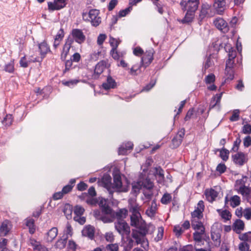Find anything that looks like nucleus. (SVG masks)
Listing matches in <instances>:
<instances>
[{"mask_svg": "<svg viewBox=\"0 0 251 251\" xmlns=\"http://www.w3.org/2000/svg\"><path fill=\"white\" fill-rule=\"evenodd\" d=\"M114 182L111 183V177L110 176H106L102 179L104 186L105 187L112 197V194L114 191L118 192H126L128 190L127 186L122 185L121 176L119 174H115L113 176Z\"/></svg>", "mask_w": 251, "mask_h": 251, "instance_id": "nucleus-1", "label": "nucleus"}, {"mask_svg": "<svg viewBox=\"0 0 251 251\" xmlns=\"http://www.w3.org/2000/svg\"><path fill=\"white\" fill-rule=\"evenodd\" d=\"M148 229L142 227L139 230H132L131 237L135 240L136 245H140L141 248H135L132 251H148L149 242L146 238Z\"/></svg>", "mask_w": 251, "mask_h": 251, "instance_id": "nucleus-2", "label": "nucleus"}, {"mask_svg": "<svg viewBox=\"0 0 251 251\" xmlns=\"http://www.w3.org/2000/svg\"><path fill=\"white\" fill-rule=\"evenodd\" d=\"M99 14L98 10L91 9L88 13H83L82 18L85 21L90 22L93 26H97L101 23V18Z\"/></svg>", "mask_w": 251, "mask_h": 251, "instance_id": "nucleus-3", "label": "nucleus"}, {"mask_svg": "<svg viewBox=\"0 0 251 251\" xmlns=\"http://www.w3.org/2000/svg\"><path fill=\"white\" fill-rule=\"evenodd\" d=\"M200 3V0H182L180 5L183 11L195 13Z\"/></svg>", "mask_w": 251, "mask_h": 251, "instance_id": "nucleus-4", "label": "nucleus"}, {"mask_svg": "<svg viewBox=\"0 0 251 251\" xmlns=\"http://www.w3.org/2000/svg\"><path fill=\"white\" fill-rule=\"evenodd\" d=\"M235 189L244 197H249L251 193V189L245 185V182L242 179L236 180Z\"/></svg>", "mask_w": 251, "mask_h": 251, "instance_id": "nucleus-5", "label": "nucleus"}, {"mask_svg": "<svg viewBox=\"0 0 251 251\" xmlns=\"http://www.w3.org/2000/svg\"><path fill=\"white\" fill-rule=\"evenodd\" d=\"M204 209L203 201H199L196 209L191 213V221L201 220L203 218L202 212Z\"/></svg>", "mask_w": 251, "mask_h": 251, "instance_id": "nucleus-6", "label": "nucleus"}, {"mask_svg": "<svg viewBox=\"0 0 251 251\" xmlns=\"http://www.w3.org/2000/svg\"><path fill=\"white\" fill-rule=\"evenodd\" d=\"M67 1L68 0H53V1L48 2V9L50 11L59 10L66 7Z\"/></svg>", "mask_w": 251, "mask_h": 251, "instance_id": "nucleus-7", "label": "nucleus"}, {"mask_svg": "<svg viewBox=\"0 0 251 251\" xmlns=\"http://www.w3.org/2000/svg\"><path fill=\"white\" fill-rule=\"evenodd\" d=\"M233 162L240 166H243L248 160V155L242 152H238L232 156Z\"/></svg>", "mask_w": 251, "mask_h": 251, "instance_id": "nucleus-8", "label": "nucleus"}, {"mask_svg": "<svg viewBox=\"0 0 251 251\" xmlns=\"http://www.w3.org/2000/svg\"><path fill=\"white\" fill-rule=\"evenodd\" d=\"M130 221L131 226L137 228L136 230H139L142 227H146L147 228L146 225L143 224L142 219L140 214H131L130 216Z\"/></svg>", "mask_w": 251, "mask_h": 251, "instance_id": "nucleus-9", "label": "nucleus"}, {"mask_svg": "<svg viewBox=\"0 0 251 251\" xmlns=\"http://www.w3.org/2000/svg\"><path fill=\"white\" fill-rule=\"evenodd\" d=\"M115 225L116 229L120 234H124L129 232V227L124 220H117Z\"/></svg>", "mask_w": 251, "mask_h": 251, "instance_id": "nucleus-10", "label": "nucleus"}, {"mask_svg": "<svg viewBox=\"0 0 251 251\" xmlns=\"http://www.w3.org/2000/svg\"><path fill=\"white\" fill-rule=\"evenodd\" d=\"M218 225H213L211 227V236L212 240L216 242V244L219 246L221 243V235L222 230L217 227Z\"/></svg>", "mask_w": 251, "mask_h": 251, "instance_id": "nucleus-11", "label": "nucleus"}, {"mask_svg": "<svg viewBox=\"0 0 251 251\" xmlns=\"http://www.w3.org/2000/svg\"><path fill=\"white\" fill-rule=\"evenodd\" d=\"M71 34L75 41L79 44L83 43L85 40V36L81 29L77 28L73 29L72 31Z\"/></svg>", "mask_w": 251, "mask_h": 251, "instance_id": "nucleus-12", "label": "nucleus"}, {"mask_svg": "<svg viewBox=\"0 0 251 251\" xmlns=\"http://www.w3.org/2000/svg\"><path fill=\"white\" fill-rule=\"evenodd\" d=\"M153 50L151 49L146 51L143 57L142 58L141 62L145 67H147L152 62L153 59Z\"/></svg>", "mask_w": 251, "mask_h": 251, "instance_id": "nucleus-13", "label": "nucleus"}, {"mask_svg": "<svg viewBox=\"0 0 251 251\" xmlns=\"http://www.w3.org/2000/svg\"><path fill=\"white\" fill-rule=\"evenodd\" d=\"M213 7L217 14L222 15L226 9V1L225 0H215Z\"/></svg>", "mask_w": 251, "mask_h": 251, "instance_id": "nucleus-14", "label": "nucleus"}, {"mask_svg": "<svg viewBox=\"0 0 251 251\" xmlns=\"http://www.w3.org/2000/svg\"><path fill=\"white\" fill-rule=\"evenodd\" d=\"M214 24L218 29L224 32L228 29L227 23L222 18H217L214 21Z\"/></svg>", "mask_w": 251, "mask_h": 251, "instance_id": "nucleus-15", "label": "nucleus"}, {"mask_svg": "<svg viewBox=\"0 0 251 251\" xmlns=\"http://www.w3.org/2000/svg\"><path fill=\"white\" fill-rule=\"evenodd\" d=\"M99 205L101 207V212L107 216L111 215L112 210L108 206L107 201L105 199H101L99 202Z\"/></svg>", "mask_w": 251, "mask_h": 251, "instance_id": "nucleus-16", "label": "nucleus"}, {"mask_svg": "<svg viewBox=\"0 0 251 251\" xmlns=\"http://www.w3.org/2000/svg\"><path fill=\"white\" fill-rule=\"evenodd\" d=\"M128 204L129 211L131 213V214H140L139 212L140 210V207L139 205V204L136 202L135 200H129Z\"/></svg>", "mask_w": 251, "mask_h": 251, "instance_id": "nucleus-17", "label": "nucleus"}, {"mask_svg": "<svg viewBox=\"0 0 251 251\" xmlns=\"http://www.w3.org/2000/svg\"><path fill=\"white\" fill-rule=\"evenodd\" d=\"M204 194L206 200L210 202H212L215 201L217 197L218 193L212 188L206 189L205 190Z\"/></svg>", "mask_w": 251, "mask_h": 251, "instance_id": "nucleus-18", "label": "nucleus"}, {"mask_svg": "<svg viewBox=\"0 0 251 251\" xmlns=\"http://www.w3.org/2000/svg\"><path fill=\"white\" fill-rule=\"evenodd\" d=\"M12 227L11 223L8 220L3 221L0 227V235L5 236L9 232Z\"/></svg>", "mask_w": 251, "mask_h": 251, "instance_id": "nucleus-19", "label": "nucleus"}, {"mask_svg": "<svg viewBox=\"0 0 251 251\" xmlns=\"http://www.w3.org/2000/svg\"><path fill=\"white\" fill-rule=\"evenodd\" d=\"M94 227L91 226H86L82 231V234L83 236L88 237L92 239L94 236Z\"/></svg>", "mask_w": 251, "mask_h": 251, "instance_id": "nucleus-20", "label": "nucleus"}, {"mask_svg": "<svg viewBox=\"0 0 251 251\" xmlns=\"http://www.w3.org/2000/svg\"><path fill=\"white\" fill-rule=\"evenodd\" d=\"M244 223L240 219L236 220L232 225L233 230L237 233H240L241 231L244 230Z\"/></svg>", "mask_w": 251, "mask_h": 251, "instance_id": "nucleus-21", "label": "nucleus"}, {"mask_svg": "<svg viewBox=\"0 0 251 251\" xmlns=\"http://www.w3.org/2000/svg\"><path fill=\"white\" fill-rule=\"evenodd\" d=\"M58 229L56 227L51 228L46 234V240L48 242H52L57 236Z\"/></svg>", "mask_w": 251, "mask_h": 251, "instance_id": "nucleus-22", "label": "nucleus"}, {"mask_svg": "<svg viewBox=\"0 0 251 251\" xmlns=\"http://www.w3.org/2000/svg\"><path fill=\"white\" fill-rule=\"evenodd\" d=\"M102 87L105 90L115 88L116 86V83L115 80L111 76L107 77L106 81L102 85Z\"/></svg>", "mask_w": 251, "mask_h": 251, "instance_id": "nucleus-23", "label": "nucleus"}, {"mask_svg": "<svg viewBox=\"0 0 251 251\" xmlns=\"http://www.w3.org/2000/svg\"><path fill=\"white\" fill-rule=\"evenodd\" d=\"M191 226L195 231H205V227L201 220L191 221Z\"/></svg>", "mask_w": 251, "mask_h": 251, "instance_id": "nucleus-24", "label": "nucleus"}, {"mask_svg": "<svg viewBox=\"0 0 251 251\" xmlns=\"http://www.w3.org/2000/svg\"><path fill=\"white\" fill-rule=\"evenodd\" d=\"M217 211L225 222L230 220L231 218V214L228 210L226 209L223 210L221 209H217Z\"/></svg>", "mask_w": 251, "mask_h": 251, "instance_id": "nucleus-25", "label": "nucleus"}, {"mask_svg": "<svg viewBox=\"0 0 251 251\" xmlns=\"http://www.w3.org/2000/svg\"><path fill=\"white\" fill-rule=\"evenodd\" d=\"M195 13L187 11L184 18L183 19L179 20L178 21L182 24H189L193 21Z\"/></svg>", "mask_w": 251, "mask_h": 251, "instance_id": "nucleus-26", "label": "nucleus"}, {"mask_svg": "<svg viewBox=\"0 0 251 251\" xmlns=\"http://www.w3.org/2000/svg\"><path fill=\"white\" fill-rule=\"evenodd\" d=\"M72 43V41H68L64 45L61 54V59L62 60H64L66 59L71 47Z\"/></svg>", "mask_w": 251, "mask_h": 251, "instance_id": "nucleus-27", "label": "nucleus"}, {"mask_svg": "<svg viewBox=\"0 0 251 251\" xmlns=\"http://www.w3.org/2000/svg\"><path fill=\"white\" fill-rule=\"evenodd\" d=\"M230 205L233 207H236L240 205L241 202L240 198L237 195H234L229 198Z\"/></svg>", "mask_w": 251, "mask_h": 251, "instance_id": "nucleus-28", "label": "nucleus"}, {"mask_svg": "<svg viewBox=\"0 0 251 251\" xmlns=\"http://www.w3.org/2000/svg\"><path fill=\"white\" fill-rule=\"evenodd\" d=\"M132 239L128 238L124 244V249L126 251H129L135 245H136L135 240Z\"/></svg>", "mask_w": 251, "mask_h": 251, "instance_id": "nucleus-29", "label": "nucleus"}, {"mask_svg": "<svg viewBox=\"0 0 251 251\" xmlns=\"http://www.w3.org/2000/svg\"><path fill=\"white\" fill-rule=\"evenodd\" d=\"M105 62L103 61H100L96 65L95 73L98 75L101 74L105 69Z\"/></svg>", "mask_w": 251, "mask_h": 251, "instance_id": "nucleus-30", "label": "nucleus"}, {"mask_svg": "<svg viewBox=\"0 0 251 251\" xmlns=\"http://www.w3.org/2000/svg\"><path fill=\"white\" fill-rule=\"evenodd\" d=\"M39 49L41 54L44 57L45 55L50 51V48L48 44L45 42H42L39 45Z\"/></svg>", "mask_w": 251, "mask_h": 251, "instance_id": "nucleus-31", "label": "nucleus"}, {"mask_svg": "<svg viewBox=\"0 0 251 251\" xmlns=\"http://www.w3.org/2000/svg\"><path fill=\"white\" fill-rule=\"evenodd\" d=\"M210 5L207 3H203L201 5V9L200 14V17L201 19L204 18L208 14Z\"/></svg>", "mask_w": 251, "mask_h": 251, "instance_id": "nucleus-32", "label": "nucleus"}, {"mask_svg": "<svg viewBox=\"0 0 251 251\" xmlns=\"http://www.w3.org/2000/svg\"><path fill=\"white\" fill-rule=\"evenodd\" d=\"M156 211V204L155 202H152L151 206L146 210V214L150 217H153Z\"/></svg>", "mask_w": 251, "mask_h": 251, "instance_id": "nucleus-33", "label": "nucleus"}, {"mask_svg": "<svg viewBox=\"0 0 251 251\" xmlns=\"http://www.w3.org/2000/svg\"><path fill=\"white\" fill-rule=\"evenodd\" d=\"M128 211L126 209H120L116 213V217L117 220H124L127 215Z\"/></svg>", "mask_w": 251, "mask_h": 251, "instance_id": "nucleus-34", "label": "nucleus"}, {"mask_svg": "<svg viewBox=\"0 0 251 251\" xmlns=\"http://www.w3.org/2000/svg\"><path fill=\"white\" fill-rule=\"evenodd\" d=\"M26 226L29 228V231L31 234L35 232L34 221L32 219H27L26 220Z\"/></svg>", "mask_w": 251, "mask_h": 251, "instance_id": "nucleus-35", "label": "nucleus"}, {"mask_svg": "<svg viewBox=\"0 0 251 251\" xmlns=\"http://www.w3.org/2000/svg\"><path fill=\"white\" fill-rule=\"evenodd\" d=\"M226 50H228V59H234L237 55L236 50L233 48L228 47V46H226Z\"/></svg>", "mask_w": 251, "mask_h": 251, "instance_id": "nucleus-36", "label": "nucleus"}, {"mask_svg": "<svg viewBox=\"0 0 251 251\" xmlns=\"http://www.w3.org/2000/svg\"><path fill=\"white\" fill-rule=\"evenodd\" d=\"M67 237L65 239H60L57 240L55 244V247L60 250L64 249L67 243Z\"/></svg>", "mask_w": 251, "mask_h": 251, "instance_id": "nucleus-37", "label": "nucleus"}, {"mask_svg": "<svg viewBox=\"0 0 251 251\" xmlns=\"http://www.w3.org/2000/svg\"><path fill=\"white\" fill-rule=\"evenodd\" d=\"M204 233L205 231H195L193 233L194 240L197 243L201 242Z\"/></svg>", "mask_w": 251, "mask_h": 251, "instance_id": "nucleus-38", "label": "nucleus"}, {"mask_svg": "<svg viewBox=\"0 0 251 251\" xmlns=\"http://www.w3.org/2000/svg\"><path fill=\"white\" fill-rule=\"evenodd\" d=\"M239 238L240 240L246 242L251 243V232H248L241 234Z\"/></svg>", "mask_w": 251, "mask_h": 251, "instance_id": "nucleus-39", "label": "nucleus"}, {"mask_svg": "<svg viewBox=\"0 0 251 251\" xmlns=\"http://www.w3.org/2000/svg\"><path fill=\"white\" fill-rule=\"evenodd\" d=\"M156 172L155 174V176L156 177V178H158V181H162L164 180V171L163 170L160 168H156Z\"/></svg>", "mask_w": 251, "mask_h": 251, "instance_id": "nucleus-40", "label": "nucleus"}, {"mask_svg": "<svg viewBox=\"0 0 251 251\" xmlns=\"http://www.w3.org/2000/svg\"><path fill=\"white\" fill-rule=\"evenodd\" d=\"M172 201V196L171 194L166 193H165L161 199V202L164 204L169 203Z\"/></svg>", "mask_w": 251, "mask_h": 251, "instance_id": "nucleus-41", "label": "nucleus"}, {"mask_svg": "<svg viewBox=\"0 0 251 251\" xmlns=\"http://www.w3.org/2000/svg\"><path fill=\"white\" fill-rule=\"evenodd\" d=\"M214 58L209 56L207 59L204 65V71L210 67L214 65Z\"/></svg>", "mask_w": 251, "mask_h": 251, "instance_id": "nucleus-42", "label": "nucleus"}, {"mask_svg": "<svg viewBox=\"0 0 251 251\" xmlns=\"http://www.w3.org/2000/svg\"><path fill=\"white\" fill-rule=\"evenodd\" d=\"M142 184L143 188H145L147 189H151L152 188L153 186V183L151 181L150 179L146 178L142 181Z\"/></svg>", "mask_w": 251, "mask_h": 251, "instance_id": "nucleus-43", "label": "nucleus"}, {"mask_svg": "<svg viewBox=\"0 0 251 251\" xmlns=\"http://www.w3.org/2000/svg\"><path fill=\"white\" fill-rule=\"evenodd\" d=\"M104 251H119V246L117 244H110L106 246Z\"/></svg>", "mask_w": 251, "mask_h": 251, "instance_id": "nucleus-44", "label": "nucleus"}, {"mask_svg": "<svg viewBox=\"0 0 251 251\" xmlns=\"http://www.w3.org/2000/svg\"><path fill=\"white\" fill-rule=\"evenodd\" d=\"M249 244L245 241L240 243L238 245V249L240 251H249Z\"/></svg>", "mask_w": 251, "mask_h": 251, "instance_id": "nucleus-45", "label": "nucleus"}, {"mask_svg": "<svg viewBox=\"0 0 251 251\" xmlns=\"http://www.w3.org/2000/svg\"><path fill=\"white\" fill-rule=\"evenodd\" d=\"M225 73L227 77V79L232 80L234 78L233 69L225 68Z\"/></svg>", "mask_w": 251, "mask_h": 251, "instance_id": "nucleus-46", "label": "nucleus"}, {"mask_svg": "<svg viewBox=\"0 0 251 251\" xmlns=\"http://www.w3.org/2000/svg\"><path fill=\"white\" fill-rule=\"evenodd\" d=\"M220 157L224 161H226L228 158V155H229V151L226 149H223L222 150H220Z\"/></svg>", "mask_w": 251, "mask_h": 251, "instance_id": "nucleus-47", "label": "nucleus"}, {"mask_svg": "<svg viewBox=\"0 0 251 251\" xmlns=\"http://www.w3.org/2000/svg\"><path fill=\"white\" fill-rule=\"evenodd\" d=\"M84 210V208L80 205H76L74 207V213L75 216H81L83 215Z\"/></svg>", "mask_w": 251, "mask_h": 251, "instance_id": "nucleus-48", "label": "nucleus"}, {"mask_svg": "<svg viewBox=\"0 0 251 251\" xmlns=\"http://www.w3.org/2000/svg\"><path fill=\"white\" fill-rule=\"evenodd\" d=\"M142 188L141 180L132 183V190L135 192H138Z\"/></svg>", "mask_w": 251, "mask_h": 251, "instance_id": "nucleus-49", "label": "nucleus"}, {"mask_svg": "<svg viewBox=\"0 0 251 251\" xmlns=\"http://www.w3.org/2000/svg\"><path fill=\"white\" fill-rule=\"evenodd\" d=\"M164 234V228L163 227H159L157 229V234L156 237L155 238L156 241L158 242L161 240Z\"/></svg>", "mask_w": 251, "mask_h": 251, "instance_id": "nucleus-50", "label": "nucleus"}, {"mask_svg": "<svg viewBox=\"0 0 251 251\" xmlns=\"http://www.w3.org/2000/svg\"><path fill=\"white\" fill-rule=\"evenodd\" d=\"M239 110H234L233 112L232 116L229 118L230 120L232 122L238 121L239 119Z\"/></svg>", "mask_w": 251, "mask_h": 251, "instance_id": "nucleus-51", "label": "nucleus"}, {"mask_svg": "<svg viewBox=\"0 0 251 251\" xmlns=\"http://www.w3.org/2000/svg\"><path fill=\"white\" fill-rule=\"evenodd\" d=\"M131 7H129L126 8L124 10H122L119 11L118 14V17L119 18H122L125 17L126 15H127L131 11Z\"/></svg>", "mask_w": 251, "mask_h": 251, "instance_id": "nucleus-52", "label": "nucleus"}, {"mask_svg": "<svg viewBox=\"0 0 251 251\" xmlns=\"http://www.w3.org/2000/svg\"><path fill=\"white\" fill-rule=\"evenodd\" d=\"M109 42L110 45L112 47V50H117V48L119 45L120 42L115 38H110Z\"/></svg>", "mask_w": 251, "mask_h": 251, "instance_id": "nucleus-53", "label": "nucleus"}, {"mask_svg": "<svg viewBox=\"0 0 251 251\" xmlns=\"http://www.w3.org/2000/svg\"><path fill=\"white\" fill-rule=\"evenodd\" d=\"M215 80V76L213 74H210L205 78V82L207 84L213 83Z\"/></svg>", "mask_w": 251, "mask_h": 251, "instance_id": "nucleus-54", "label": "nucleus"}, {"mask_svg": "<svg viewBox=\"0 0 251 251\" xmlns=\"http://www.w3.org/2000/svg\"><path fill=\"white\" fill-rule=\"evenodd\" d=\"M100 213V211H96L94 212V215L96 218L98 219H100L101 221L104 222V223H108L110 222L111 221L110 220V218L109 217H107L106 216H101L100 217H98V215Z\"/></svg>", "mask_w": 251, "mask_h": 251, "instance_id": "nucleus-55", "label": "nucleus"}, {"mask_svg": "<svg viewBox=\"0 0 251 251\" xmlns=\"http://www.w3.org/2000/svg\"><path fill=\"white\" fill-rule=\"evenodd\" d=\"M226 167L224 163H220L218 165L216 168V171L220 174H223L226 172Z\"/></svg>", "mask_w": 251, "mask_h": 251, "instance_id": "nucleus-56", "label": "nucleus"}, {"mask_svg": "<svg viewBox=\"0 0 251 251\" xmlns=\"http://www.w3.org/2000/svg\"><path fill=\"white\" fill-rule=\"evenodd\" d=\"M4 70L6 72L8 73H12L14 70L13 61H11L10 63L6 64L5 66Z\"/></svg>", "mask_w": 251, "mask_h": 251, "instance_id": "nucleus-57", "label": "nucleus"}, {"mask_svg": "<svg viewBox=\"0 0 251 251\" xmlns=\"http://www.w3.org/2000/svg\"><path fill=\"white\" fill-rule=\"evenodd\" d=\"M174 231L176 235L179 237L183 232L184 230H183L182 227L179 226H174Z\"/></svg>", "mask_w": 251, "mask_h": 251, "instance_id": "nucleus-58", "label": "nucleus"}, {"mask_svg": "<svg viewBox=\"0 0 251 251\" xmlns=\"http://www.w3.org/2000/svg\"><path fill=\"white\" fill-rule=\"evenodd\" d=\"M242 132L246 134H250L251 133V125L250 124L245 125L242 128Z\"/></svg>", "mask_w": 251, "mask_h": 251, "instance_id": "nucleus-59", "label": "nucleus"}, {"mask_svg": "<svg viewBox=\"0 0 251 251\" xmlns=\"http://www.w3.org/2000/svg\"><path fill=\"white\" fill-rule=\"evenodd\" d=\"M106 38V35L105 34H100L97 38V44L99 45H101Z\"/></svg>", "mask_w": 251, "mask_h": 251, "instance_id": "nucleus-60", "label": "nucleus"}, {"mask_svg": "<svg viewBox=\"0 0 251 251\" xmlns=\"http://www.w3.org/2000/svg\"><path fill=\"white\" fill-rule=\"evenodd\" d=\"M141 65H134L130 70L129 73L132 75H135L137 74V71L141 68Z\"/></svg>", "mask_w": 251, "mask_h": 251, "instance_id": "nucleus-61", "label": "nucleus"}, {"mask_svg": "<svg viewBox=\"0 0 251 251\" xmlns=\"http://www.w3.org/2000/svg\"><path fill=\"white\" fill-rule=\"evenodd\" d=\"M105 238L106 241L109 242H112L114 240V236L112 232H107L105 234Z\"/></svg>", "mask_w": 251, "mask_h": 251, "instance_id": "nucleus-62", "label": "nucleus"}, {"mask_svg": "<svg viewBox=\"0 0 251 251\" xmlns=\"http://www.w3.org/2000/svg\"><path fill=\"white\" fill-rule=\"evenodd\" d=\"M234 65V59H228L226 61V68L233 69Z\"/></svg>", "mask_w": 251, "mask_h": 251, "instance_id": "nucleus-63", "label": "nucleus"}, {"mask_svg": "<svg viewBox=\"0 0 251 251\" xmlns=\"http://www.w3.org/2000/svg\"><path fill=\"white\" fill-rule=\"evenodd\" d=\"M244 146L245 147H249L251 145V137L248 136L243 140Z\"/></svg>", "mask_w": 251, "mask_h": 251, "instance_id": "nucleus-64", "label": "nucleus"}]
</instances>
